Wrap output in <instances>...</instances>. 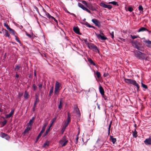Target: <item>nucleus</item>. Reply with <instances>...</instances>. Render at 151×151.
Listing matches in <instances>:
<instances>
[{"label":"nucleus","mask_w":151,"mask_h":151,"mask_svg":"<svg viewBox=\"0 0 151 151\" xmlns=\"http://www.w3.org/2000/svg\"><path fill=\"white\" fill-rule=\"evenodd\" d=\"M132 45L137 50L133 52L134 56L139 59L146 60L147 56L142 52H144L145 48L143 46H142V44L137 40H135L133 42Z\"/></svg>","instance_id":"f257e3e1"},{"label":"nucleus","mask_w":151,"mask_h":151,"mask_svg":"<svg viewBox=\"0 0 151 151\" xmlns=\"http://www.w3.org/2000/svg\"><path fill=\"white\" fill-rule=\"evenodd\" d=\"M60 84L57 81L55 82V88L54 94L58 95L59 94L60 90Z\"/></svg>","instance_id":"f03ea898"},{"label":"nucleus","mask_w":151,"mask_h":151,"mask_svg":"<svg viewBox=\"0 0 151 151\" xmlns=\"http://www.w3.org/2000/svg\"><path fill=\"white\" fill-rule=\"evenodd\" d=\"M47 123H45L44 125L43 126L42 128V130L38 135L37 138L36 139V141H37L40 137L41 136L42 133L45 131L46 128L47 126Z\"/></svg>","instance_id":"7ed1b4c3"},{"label":"nucleus","mask_w":151,"mask_h":151,"mask_svg":"<svg viewBox=\"0 0 151 151\" xmlns=\"http://www.w3.org/2000/svg\"><path fill=\"white\" fill-rule=\"evenodd\" d=\"M90 45L89 47V48L93 50V51L95 52H96L99 53V51L97 47L94 45L93 44H91Z\"/></svg>","instance_id":"20e7f679"},{"label":"nucleus","mask_w":151,"mask_h":151,"mask_svg":"<svg viewBox=\"0 0 151 151\" xmlns=\"http://www.w3.org/2000/svg\"><path fill=\"white\" fill-rule=\"evenodd\" d=\"M66 137L65 136H64L62 140H60V143L62 145V147H64L65 146L67 143L68 142V141L66 140Z\"/></svg>","instance_id":"39448f33"},{"label":"nucleus","mask_w":151,"mask_h":151,"mask_svg":"<svg viewBox=\"0 0 151 151\" xmlns=\"http://www.w3.org/2000/svg\"><path fill=\"white\" fill-rule=\"evenodd\" d=\"M95 34L97 37L99 39H100L102 40H104L107 39V37L104 35H102L100 34L96 33V32H95Z\"/></svg>","instance_id":"423d86ee"},{"label":"nucleus","mask_w":151,"mask_h":151,"mask_svg":"<svg viewBox=\"0 0 151 151\" xmlns=\"http://www.w3.org/2000/svg\"><path fill=\"white\" fill-rule=\"evenodd\" d=\"M70 114L69 112H68V117L67 119V121L65 122L64 124L65 127H66L68 125V124L70 121Z\"/></svg>","instance_id":"0eeeda50"},{"label":"nucleus","mask_w":151,"mask_h":151,"mask_svg":"<svg viewBox=\"0 0 151 151\" xmlns=\"http://www.w3.org/2000/svg\"><path fill=\"white\" fill-rule=\"evenodd\" d=\"M0 136L2 138L5 139L6 140H8L10 138L8 134L3 132L1 133Z\"/></svg>","instance_id":"6e6552de"},{"label":"nucleus","mask_w":151,"mask_h":151,"mask_svg":"<svg viewBox=\"0 0 151 151\" xmlns=\"http://www.w3.org/2000/svg\"><path fill=\"white\" fill-rule=\"evenodd\" d=\"M92 22L94 23L96 26L98 27H100L101 26V24L99 21L96 19H93L92 20Z\"/></svg>","instance_id":"1a4fd4ad"},{"label":"nucleus","mask_w":151,"mask_h":151,"mask_svg":"<svg viewBox=\"0 0 151 151\" xmlns=\"http://www.w3.org/2000/svg\"><path fill=\"white\" fill-rule=\"evenodd\" d=\"M74 110L75 113L78 115V116H80L81 115V114L79 111V109L78 106L76 105H75L74 107Z\"/></svg>","instance_id":"9d476101"},{"label":"nucleus","mask_w":151,"mask_h":151,"mask_svg":"<svg viewBox=\"0 0 151 151\" xmlns=\"http://www.w3.org/2000/svg\"><path fill=\"white\" fill-rule=\"evenodd\" d=\"M134 81L135 80H132L130 79H124V81L126 83H127L128 84H130L132 85L134 83Z\"/></svg>","instance_id":"9b49d317"},{"label":"nucleus","mask_w":151,"mask_h":151,"mask_svg":"<svg viewBox=\"0 0 151 151\" xmlns=\"http://www.w3.org/2000/svg\"><path fill=\"white\" fill-rule=\"evenodd\" d=\"M144 142L146 145H151V139L150 137L146 139L144 141Z\"/></svg>","instance_id":"f8f14e48"},{"label":"nucleus","mask_w":151,"mask_h":151,"mask_svg":"<svg viewBox=\"0 0 151 151\" xmlns=\"http://www.w3.org/2000/svg\"><path fill=\"white\" fill-rule=\"evenodd\" d=\"M145 45L147 47L151 48V41L149 40L144 41Z\"/></svg>","instance_id":"ddd939ff"},{"label":"nucleus","mask_w":151,"mask_h":151,"mask_svg":"<svg viewBox=\"0 0 151 151\" xmlns=\"http://www.w3.org/2000/svg\"><path fill=\"white\" fill-rule=\"evenodd\" d=\"M74 31L76 34L81 35V33L80 32L79 28L78 27H74L73 28Z\"/></svg>","instance_id":"4468645a"},{"label":"nucleus","mask_w":151,"mask_h":151,"mask_svg":"<svg viewBox=\"0 0 151 151\" xmlns=\"http://www.w3.org/2000/svg\"><path fill=\"white\" fill-rule=\"evenodd\" d=\"M147 31L149 32V33L150 32L148 30V29H147L146 28H145V27H142L140 28H139V30L138 31V32H143V31Z\"/></svg>","instance_id":"2eb2a0df"},{"label":"nucleus","mask_w":151,"mask_h":151,"mask_svg":"<svg viewBox=\"0 0 151 151\" xmlns=\"http://www.w3.org/2000/svg\"><path fill=\"white\" fill-rule=\"evenodd\" d=\"M99 90L100 93H101V94L102 95H104V90L102 87L101 86V85H100L99 87Z\"/></svg>","instance_id":"dca6fc26"},{"label":"nucleus","mask_w":151,"mask_h":151,"mask_svg":"<svg viewBox=\"0 0 151 151\" xmlns=\"http://www.w3.org/2000/svg\"><path fill=\"white\" fill-rule=\"evenodd\" d=\"M14 112V110L13 109L11 110L10 113L9 114L6 115V118H9L13 114Z\"/></svg>","instance_id":"f3484780"},{"label":"nucleus","mask_w":151,"mask_h":151,"mask_svg":"<svg viewBox=\"0 0 151 151\" xmlns=\"http://www.w3.org/2000/svg\"><path fill=\"white\" fill-rule=\"evenodd\" d=\"M35 118V117H33L32 119L30 120L29 123H27V125H30L31 126L34 122V120Z\"/></svg>","instance_id":"a211bd4d"},{"label":"nucleus","mask_w":151,"mask_h":151,"mask_svg":"<svg viewBox=\"0 0 151 151\" xmlns=\"http://www.w3.org/2000/svg\"><path fill=\"white\" fill-rule=\"evenodd\" d=\"M52 124H50L49 128L47 129L45 133L43 134V136L44 137H45L48 134V132L49 131L50 129V127H52Z\"/></svg>","instance_id":"6ab92c4d"},{"label":"nucleus","mask_w":151,"mask_h":151,"mask_svg":"<svg viewBox=\"0 0 151 151\" xmlns=\"http://www.w3.org/2000/svg\"><path fill=\"white\" fill-rule=\"evenodd\" d=\"M110 140H111L113 144H115L116 142V139L114 138L113 136H110Z\"/></svg>","instance_id":"aec40b11"},{"label":"nucleus","mask_w":151,"mask_h":151,"mask_svg":"<svg viewBox=\"0 0 151 151\" xmlns=\"http://www.w3.org/2000/svg\"><path fill=\"white\" fill-rule=\"evenodd\" d=\"M31 129V127L27 126L26 128L25 129L23 133L25 134L29 132Z\"/></svg>","instance_id":"412c9836"},{"label":"nucleus","mask_w":151,"mask_h":151,"mask_svg":"<svg viewBox=\"0 0 151 151\" xmlns=\"http://www.w3.org/2000/svg\"><path fill=\"white\" fill-rule=\"evenodd\" d=\"M62 101L63 99L62 98L60 99L59 102V104L58 106V108L60 109L62 108V105L63 104Z\"/></svg>","instance_id":"4be33fe9"},{"label":"nucleus","mask_w":151,"mask_h":151,"mask_svg":"<svg viewBox=\"0 0 151 151\" xmlns=\"http://www.w3.org/2000/svg\"><path fill=\"white\" fill-rule=\"evenodd\" d=\"M21 68L20 64H16L15 65L14 70L15 71H18Z\"/></svg>","instance_id":"5701e85b"},{"label":"nucleus","mask_w":151,"mask_h":151,"mask_svg":"<svg viewBox=\"0 0 151 151\" xmlns=\"http://www.w3.org/2000/svg\"><path fill=\"white\" fill-rule=\"evenodd\" d=\"M54 90L53 86H51L50 89V92L49 93V96H52V95L53 92Z\"/></svg>","instance_id":"b1692460"},{"label":"nucleus","mask_w":151,"mask_h":151,"mask_svg":"<svg viewBox=\"0 0 151 151\" xmlns=\"http://www.w3.org/2000/svg\"><path fill=\"white\" fill-rule=\"evenodd\" d=\"M87 7L89 9L92 10L93 11H96V10L95 8L93 7L91 4H89L87 6Z\"/></svg>","instance_id":"393cba45"},{"label":"nucleus","mask_w":151,"mask_h":151,"mask_svg":"<svg viewBox=\"0 0 151 151\" xmlns=\"http://www.w3.org/2000/svg\"><path fill=\"white\" fill-rule=\"evenodd\" d=\"M88 60L89 62L92 65L94 66H96V64L93 62V60L91 58H89L88 59Z\"/></svg>","instance_id":"a878e982"},{"label":"nucleus","mask_w":151,"mask_h":151,"mask_svg":"<svg viewBox=\"0 0 151 151\" xmlns=\"http://www.w3.org/2000/svg\"><path fill=\"white\" fill-rule=\"evenodd\" d=\"M43 11L45 13V15L47 16V17H48L49 19H50V18L51 16L49 13H47L43 8Z\"/></svg>","instance_id":"bb28decb"},{"label":"nucleus","mask_w":151,"mask_h":151,"mask_svg":"<svg viewBox=\"0 0 151 151\" xmlns=\"http://www.w3.org/2000/svg\"><path fill=\"white\" fill-rule=\"evenodd\" d=\"M137 132L136 131V129L134 131L132 132V136L134 138H136L137 137Z\"/></svg>","instance_id":"cd10ccee"},{"label":"nucleus","mask_w":151,"mask_h":151,"mask_svg":"<svg viewBox=\"0 0 151 151\" xmlns=\"http://www.w3.org/2000/svg\"><path fill=\"white\" fill-rule=\"evenodd\" d=\"M78 5L79 7L81 8L83 10H84V9H85V8L86 7L83 6V4H81L80 3H78Z\"/></svg>","instance_id":"c85d7f7f"},{"label":"nucleus","mask_w":151,"mask_h":151,"mask_svg":"<svg viewBox=\"0 0 151 151\" xmlns=\"http://www.w3.org/2000/svg\"><path fill=\"white\" fill-rule=\"evenodd\" d=\"M81 23L82 24L86 25V27H89L90 24L87 22H81Z\"/></svg>","instance_id":"c756f323"},{"label":"nucleus","mask_w":151,"mask_h":151,"mask_svg":"<svg viewBox=\"0 0 151 151\" xmlns=\"http://www.w3.org/2000/svg\"><path fill=\"white\" fill-rule=\"evenodd\" d=\"M28 93L27 91H25L24 93V98L27 99L28 98Z\"/></svg>","instance_id":"7c9ffc66"},{"label":"nucleus","mask_w":151,"mask_h":151,"mask_svg":"<svg viewBox=\"0 0 151 151\" xmlns=\"http://www.w3.org/2000/svg\"><path fill=\"white\" fill-rule=\"evenodd\" d=\"M9 30L10 31L12 35L14 36L15 35L14 31L13 29L10 28Z\"/></svg>","instance_id":"2f4dec72"},{"label":"nucleus","mask_w":151,"mask_h":151,"mask_svg":"<svg viewBox=\"0 0 151 151\" xmlns=\"http://www.w3.org/2000/svg\"><path fill=\"white\" fill-rule=\"evenodd\" d=\"M108 3L109 4H111L114 5H118V4H117V2L115 1L109 2Z\"/></svg>","instance_id":"473e14b6"},{"label":"nucleus","mask_w":151,"mask_h":151,"mask_svg":"<svg viewBox=\"0 0 151 151\" xmlns=\"http://www.w3.org/2000/svg\"><path fill=\"white\" fill-rule=\"evenodd\" d=\"M96 74L98 78H99L101 77V73L99 72L98 71H96Z\"/></svg>","instance_id":"72a5a7b5"},{"label":"nucleus","mask_w":151,"mask_h":151,"mask_svg":"<svg viewBox=\"0 0 151 151\" xmlns=\"http://www.w3.org/2000/svg\"><path fill=\"white\" fill-rule=\"evenodd\" d=\"M138 9L140 11H141L142 12H143V8L142 7V6L141 5H140L138 7Z\"/></svg>","instance_id":"f704fd0d"},{"label":"nucleus","mask_w":151,"mask_h":151,"mask_svg":"<svg viewBox=\"0 0 151 151\" xmlns=\"http://www.w3.org/2000/svg\"><path fill=\"white\" fill-rule=\"evenodd\" d=\"M38 102H39L38 96H36L35 97V101L34 103L36 104Z\"/></svg>","instance_id":"c9c22d12"},{"label":"nucleus","mask_w":151,"mask_h":151,"mask_svg":"<svg viewBox=\"0 0 151 151\" xmlns=\"http://www.w3.org/2000/svg\"><path fill=\"white\" fill-rule=\"evenodd\" d=\"M49 142L48 141H46V142L44 143L43 146L45 147L46 146L47 147H48L49 145Z\"/></svg>","instance_id":"e433bc0d"},{"label":"nucleus","mask_w":151,"mask_h":151,"mask_svg":"<svg viewBox=\"0 0 151 151\" xmlns=\"http://www.w3.org/2000/svg\"><path fill=\"white\" fill-rule=\"evenodd\" d=\"M5 35L6 37H9V33L6 30H5Z\"/></svg>","instance_id":"4c0bfd02"},{"label":"nucleus","mask_w":151,"mask_h":151,"mask_svg":"<svg viewBox=\"0 0 151 151\" xmlns=\"http://www.w3.org/2000/svg\"><path fill=\"white\" fill-rule=\"evenodd\" d=\"M81 2L83 4L86 5L87 6H87L89 4H87V2L85 1L82 0L81 1Z\"/></svg>","instance_id":"58836bf2"},{"label":"nucleus","mask_w":151,"mask_h":151,"mask_svg":"<svg viewBox=\"0 0 151 151\" xmlns=\"http://www.w3.org/2000/svg\"><path fill=\"white\" fill-rule=\"evenodd\" d=\"M4 26L5 27H6V29L8 30H9V29L10 28L9 27L8 24L6 23H4Z\"/></svg>","instance_id":"ea45409f"},{"label":"nucleus","mask_w":151,"mask_h":151,"mask_svg":"<svg viewBox=\"0 0 151 151\" xmlns=\"http://www.w3.org/2000/svg\"><path fill=\"white\" fill-rule=\"evenodd\" d=\"M38 86L39 87V90H41L42 86V84L41 83H39Z\"/></svg>","instance_id":"a19ab883"},{"label":"nucleus","mask_w":151,"mask_h":151,"mask_svg":"<svg viewBox=\"0 0 151 151\" xmlns=\"http://www.w3.org/2000/svg\"><path fill=\"white\" fill-rule=\"evenodd\" d=\"M14 36L15 37V39L16 40L17 42H18L19 44H21V42L19 40L18 38L17 37V36L15 35V36Z\"/></svg>","instance_id":"79ce46f5"},{"label":"nucleus","mask_w":151,"mask_h":151,"mask_svg":"<svg viewBox=\"0 0 151 151\" xmlns=\"http://www.w3.org/2000/svg\"><path fill=\"white\" fill-rule=\"evenodd\" d=\"M141 84H142V86L143 88H145V89H147V87L146 85L143 84L142 83H141Z\"/></svg>","instance_id":"37998d69"},{"label":"nucleus","mask_w":151,"mask_h":151,"mask_svg":"<svg viewBox=\"0 0 151 151\" xmlns=\"http://www.w3.org/2000/svg\"><path fill=\"white\" fill-rule=\"evenodd\" d=\"M133 10V8L130 6H129L128 7V10L129 12H131Z\"/></svg>","instance_id":"c03bdc74"},{"label":"nucleus","mask_w":151,"mask_h":151,"mask_svg":"<svg viewBox=\"0 0 151 151\" xmlns=\"http://www.w3.org/2000/svg\"><path fill=\"white\" fill-rule=\"evenodd\" d=\"M7 121L6 120H4L1 123L2 125L3 126H4L6 123Z\"/></svg>","instance_id":"a18cd8bd"},{"label":"nucleus","mask_w":151,"mask_h":151,"mask_svg":"<svg viewBox=\"0 0 151 151\" xmlns=\"http://www.w3.org/2000/svg\"><path fill=\"white\" fill-rule=\"evenodd\" d=\"M131 38L133 39H136L139 37L138 36H135V35H131Z\"/></svg>","instance_id":"49530a36"},{"label":"nucleus","mask_w":151,"mask_h":151,"mask_svg":"<svg viewBox=\"0 0 151 151\" xmlns=\"http://www.w3.org/2000/svg\"><path fill=\"white\" fill-rule=\"evenodd\" d=\"M132 85L135 86L136 87H137L139 86L138 84L137 83L136 81L135 80L134 81Z\"/></svg>","instance_id":"de8ad7c7"},{"label":"nucleus","mask_w":151,"mask_h":151,"mask_svg":"<svg viewBox=\"0 0 151 151\" xmlns=\"http://www.w3.org/2000/svg\"><path fill=\"white\" fill-rule=\"evenodd\" d=\"M84 10H85L87 12H88L90 14H91V11L89 10L86 7H85V9H84Z\"/></svg>","instance_id":"09e8293b"},{"label":"nucleus","mask_w":151,"mask_h":151,"mask_svg":"<svg viewBox=\"0 0 151 151\" xmlns=\"http://www.w3.org/2000/svg\"><path fill=\"white\" fill-rule=\"evenodd\" d=\"M105 4L104 3L101 2L100 3V5L103 7H104L105 6Z\"/></svg>","instance_id":"8fccbe9b"},{"label":"nucleus","mask_w":151,"mask_h":151,"mask_svg":"<svg viewBox=\"0 0 151 151\" xmlns=\"http://www.w3.org/2000/svg\"><path fill=\"white\" fill-rule=\"evenodd\" d=\"M34 7L35 10L40 14L38 8L35 6H34Z\"/></svg>","instance_id":"3c124183"},{"label":"nucleus","mask_w":151,"mask_h":151,"mask_svg":"<svg viewBox=\"0 0 151 151\" xmlns=\"http://www.w3.org/2000/svg\"><path fill=\"white\" fill-rule=\"evenodd\" d=\"M32 87L34 89V91H35L36 90L37 87L35 84L33 83L32 84Z\"/></svg>","instance_id":"603ef678"},{"label":"nucleus","mask_w":151,"mask_h":151,"mask_svg":"<svg viewBox=\"0 0 151 151\" xmlns=\"http://www.w3.org/2000/svg\"><path fill=\"white\" fill-rule=\"evenodd\" d=\"M56 117H55L52 119V122L51 124H52V125L54 123V122L56 120Z\"/></svg>","instance_id":"864d4df0"},{"label":"nucleus","mask_w":151,"mask_h":151,"mask_svg":"<svg viewBox=\"0 0 151 151\" xmlns=\"http://www.w3.org/2000/svg\"><path fill=\"white\" fill-rule=\"evenodd\" d=\"M110 35L111 36V37L112 39L114 38V32H111L110 33Z\"/></svg>","instance_id":"5fc2aeb1"},{"label":"nucleus","mask_w":151,"mask_h":151,"mask_svg":"<svg viewBox=\"0 0 151 151\" xmlns=\"http://www.w3.org/2000/svg\"><path fill=\"white\" fill-rule=\"evenodd\" d=\"M86 45H87L89 48V46L90 45V44H92V43H89L88 42H87L86 43H85Z\"/></svg>","instance_id":"6e6d98bb"},{"label":"nucleus","mask_w":151,"mask_h":151,"mask_svg":"<svg viewBox=\"0 0 151 151\" xmlns=\"http://www.w3.org/2000/svg\"><path fill=\"white\" fill-rule=\"evenodd\" d=\"M109 75L108 73H104L103 76L105 77H108Z\"/></svg>","instance_id":"4d7b16f0"},{"label":"nucleus","mask_w":151,"mask_h":151,"mask_svg":"<svg viewBox=\"0 0 151 151\" xmlns=\"http://www.w3.org/2000/svg\"><path fill=\"white\" fill-rule=\"evenodd\" d=\"M112 8V6L111 5H108L107 8L109 9H111Z\"/></svg>","instance_id":"13d9d810"},{"label":"nucleus","mask_w":151,"mask_h":151,"mask_svg":"<svg viewBox=\"0 0 151 151\" xmlns=\"http://www.w3.org/2000/svg\"><path fill=\"white\" fill-rule=\"evenodd\" d=\"M23 95V93H18V97H20L22 96Z\"/></svg>","instance_id":"bf43d9fd"},{"label":"nucleus","mask_w":151,"mask_h":151,"mask_svg":"<svg viewBox=\"0 0 151 151\" xmlns=\"http://www.w3.org/2000/svg\"><path fill=\"white\" fill-rule=\"evenodd\" d=\"M91 125L92 126L94 125V123H93V121H90L89 122V125Z\"/></svg>","instance_id":"052dcab7"},{"label":"nucleus","mask_w":151,"mask_h":151,"mask_svg":"<svg viewBox=\"0 0 151 151\" xmlns=\"http://www.w3.org/2000/svg\"><path fill=\"white\" fill-rule=\"evenodd\" d=\"M112 121H111L110 122L109 124V128H108V129H110V128H111V124H112Z\"/></svg>","instance_id":"680f3d73"},{"label":"nucleus","mask_w":151,"mask_h":151,"mask_svg":"<svg viewBox=\"0 0 151 151\" xmlns=\"http://www.w3.org/2000/svg\"><path fill=\"white\" fill-rule=\"evenodd\" d=\"M103 97L104 98V99L106 101H107L108 100V99H107L106 97V96H103Z\"/></svg>","instance_id":"e2e57ef3"},{"label":"nucleus","mask_w":151,"mask_h":151,"mask_svg":"<svg viewBox=\"0 0 151 151\" xmlns=\"http://www.w3.org/2000/svg\"><path fill=\"white\" fill-rule=\"evenodd\" d=\"M26 35L28 36V37H29V38H31V36L30 35V34H28L27 32H26Z\"/></svg>","instance_id":"0e129e2a"},{"label":"nucleus","mask_w":151,"mask_h":151,"mask_svg":"<svg viewBox=\"0 0 151 151\" xmlns=\"http://www.w3.org/2000/svg\"><path fill=\"white\" fill-rule=\"evenodd\" d=\"M78 136H77L76 137V141H75V142L76 143H77V142H78Z\"/></svg>","instance_id":"69168bd1"},{"label":"nucleus","mask_w":151,"mask_h":151,"mask_svg":"<svg viewBox=\"0 0 151 151\" xmlns=\"http://www.w3.org/2000/svg\"><path fill=\"white\" fill-rule=\"evenodd\" d=\"M54 21L55 22L56 24H58V22L57 20L54 18L53 19Z\"/></svg>","instance_id":"338daca9"},{"label":"nucleus","mask_w":151,"mask_h":151,"mask_svg":"<svg viewBox=\"0 0 151 151\" xmlns=\"http://www.w3.org/2000/svg\"><path fill=\"white\" fill-rule=\"evenodd\" d=\"M64 130H65V129H62L61 130V134H63V132L64 131Z\"/></svg>","instance_id":"774afa93"}]
</instances>
